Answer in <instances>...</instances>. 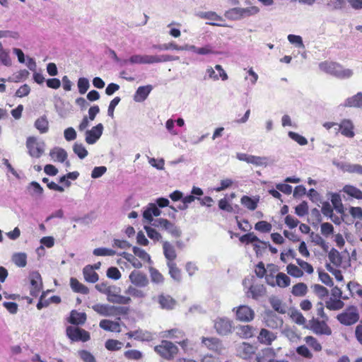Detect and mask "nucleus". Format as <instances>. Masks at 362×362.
I'll return each instance as SVG.
<instances>
[{
	"label": "nucleus",
	"mask_w": 362,
	"mask_h": 362,
	"mask_svg": "<svg viewBox=\"0 0 362 362\" xmlns=\"http://www.w3.org/2000/svg\"><path fill=\"white\" fill-rule=\"evenodd\" d=\"M132 250L135 256H137L142 260L147 261L149 263L151 262L150 255L144 250L136 246L133 247Z\"/></svg>",
	"instance_id": "de8ad7c7"
},
{
	"label": "nucleus",
	"mask_w": 362,
	"mask_h": 362,
	"mask_svg": "<svg viewBox=\"0 0 362 362\" xmlns=\"http://www.w3.org/2000/svg\"><path fill=\"white\" fill-rule=\"evenodd\" d=\"M288 135L291 139L296 141L300 146H305L308 144L307 139L298 133L288 132Z\"/></svg>",
	"instance_id": "052dcab7"
},
{
	"label": "nucleus",
	"mask_w": 362,
	"mask_h": 362,
	"mask_svg": "<svg viewBox=\"0 0 362 362\" xmlns=\"http://www.w3.org/2000/svg\"><path fill=\"white\" fill-rule=\"evenodd\" d=\"M86 320V315L84 313H78L76 310H72L70 315V323L73 325H82Z\"/></svg>",
	"instance_id": "a878e982"
},
{
	"label": "nucleus",
	"mask_w": 362,
	"mask_h": 362,
	"mask_svg": "<svg viewBox=\"0 0 362 362\" xmlns=\"http://www.w3.org/2000/svg\"><path fill=\"white\" fill-rule=\"evenodd\" d=\"M240 242L242 243H255V242H258V243H262L264 245H266L265 242H262L255 235H254V233H247L245 235H243V236H241L240 238Z\"/></svg>",
	"instance_id": "3c124183"
},
{
	"label": "nucleus",
	"mask_w": 362,
	"mask_h": 362,
	"mask_svg": "<svg viewBox=\"0 0 362 362\" xmlns=\"http://www.w3.org/2000/svg\"><path fill=\"white\" fill-rule=\"evenodd\" d=\"M107 300L112 303L117 304H123L127 305L129 304L132 301L131 298L128 296H121L119 294L110 295V297L107 298Z\"/></svg>",
	"instance_id": "7c9ffc66"
},
{
	"label": "nucleus",
	"mask_w": 362,
	"mask_h": 362,
	"mask_svg": "<svg viewBox=\"0 0 362 362\" xmlns=\"http://www.w3.org/2000/svg\"><path fill=\"white\" fill-rule=\"evenodd\" d=\"M34 127L39 131L40 134H45L49 130V121L46 115L38 117L35 123Z\"/></svg>",
	"instance_id": "412c9836"
},
{
	"label": "nucleus",
	"mask_w": 362,
	"mask_h": 362,
	"mask_svg": "<svg viewBox=\"0 0 362 362\" xmlns=\"http://www.w3.org/2000/svg\"><path fill=\"white\" fill-rule=\"evenodd\" d=\"M257 362H289L286 359L276 358L274 349L267 348L262 350V356H257Z\"/></svg>",
	"instance_id": "f8f14e48"
},
{
	"label": "nucleus",
	"mask_w": 362,
	"mask_h": 362,
	"mask_svg": "<svg viewBox=\"0 0 362 362\" xmlns=\"http://www.w3.org/2000/svg\"><path fill=\"white\" fill-rule=\"evenodd\" d=\"M321 71L339 78H349L352 76L353 71L344 69L340 64L332 62H323L319 64Z\"/></svg>",
	"instance_id": "f257e3e1"
},
{
	"label": "nucleus",
	"mask_w": 362,
	"mask_h": 362,
	"mask_svg": "<svg viewBox=\"0 0 362 362\" xmlns=\"http://www.w3.org/2000/svg\"><path fill=\"white\" fill-rule=\"evenodd\" d=\"M153 203H149L143 211V218L148 223H153L156 220L153 218Z\"/></svg>",
	"instance_id": "58836bf2"
},
{
	"label": "nucleus",
	"mask_w": 362,
	"mask_h": 362,
	"mask_svg": "<svg viewBox=\"0 0 362 362\" xmlns=\"http://www.w3.org/2000/svg\"><path fill=\"white\" fill-rule=\"evenodd\" d=\"M93 253L95 256H113L116 254V252L106 247H98L94 249Z\"/></svg>",
	"instance_id": "864d4df0"
},
{
	"label": "nucleus",
	"mask_w": 362,
	"mask_h": 362,
	"mask_svg": "<svg viewBox=\"0 0 362 362\" xmlns=\"http://www.w3.org/2000/svg\"><path fill=\"white\" fill-rule=\"evenodd\" d=\"M272 225L264 221H258L255 226V229L262 233H269L272 230Z\"/></svg>",
	"instance_id": "6e6d98bb"
},
{
	"label": "nucleus",
	"mask_w": 362,
	"mask_h": 362,
	"mask_svg": "<svg viewBox=\"0 0 362 362\" xmlns=\"http://www.w3.org/2000/svg\"><path fill=\"white\" fill-rule=\"evenodd\" d=\"M84 279L90 283H95L98 280V274L93 270L92 265H87L83 269Z\"/></svg>",
	"instance_id": "4be33fe9"
},
{
	"label": "nucleus",
	"mask_w": 362,
	"mask_h": 362,
	"mask_svg": "<svg viewBox=\"0 0 362 362\" xmlns=\"http://www.w3.org/2000/svg\"><path fill=\"white\" fill-rule=\"evenodd\" d=\"M233 312L235 313L236 320L240 322H248L255 317L254 310L249 306L242 305L233 308Z\"/></svg>",
	"instance_id": "0eeeda50"
},
{
	"label": "nucleus",
	"mask_w": 362,
	"mask_h": 362,
	"mask_svg": "<svg viewBox=\"0 0 362 362\" xmlns=\"http://www.w3.org/2000/svg\"><path fill=\"white\" fill-rule=\"evenodd\" d=\"M144 229L147 233L148 237L151 240L158 241L161 239V235L153 228L145 226Z\"/></svg>",
	"instance_id": "13d9d810"
},
{
	"label": "nucleus",
	"mask_w": 362,
	"mask_h": 362,
	"mask_svg": "<svg viewBox=\"0 0 362 362\" xmlns=\"http://www.w3.org/2000/svg\"><path fill=\"white\" fill-rule=\"evenodd\" d=\"M332 204L334 209L339 214L344 212V206L341 202V197L338 194H332L331 197Z\"/></svg>",
	"instance_id": "a19ab883"
},
{
	"label": "nucleus",
	"mask_w": 362,
	"mask_h": 362,
	"mask_svg": "<svg viewBox=\"0 0 362 362\" xmlns=\"http://www.w3.org/2000/svg\"><path fill=\"white\" fill-rule=\"evenodd\" d=\"M167 266L169 269V274L171 278L177 281H181V272L177 267L176 264L175 262H167Z\"/></svg>",
	"instance_id": "f704fd0d"
},
{
	"label": "nucleus",
	"mask_w": 362,
	"mask_h": 362,
	"mask_svg": "<svg viewBox=\"0 0 362 362\" xmlns=\"http://www.w3.org/2000/svg\"><path fill=\"white\" fill-rule=\"evenodd\" d=\"M49 156L54 161L64 163L67 158V153L62 148L55 147L50 151Z\"/></svg>",
	"instance_id": "a211bd4d"
},
{
	"label": "nucleus",
	"mask_w": 362,
	"mask_h": 362,
	"mask_svg": "<svg viewBox=\"0 0 362 362\" xmlns=\"http://www.w3.org/2000/svg\"><path fill=\"white\" fill-rule=\"evenodd\" d=\"M241 204L250 210H255L257 206V201L248 196H243L241 198Z\"/></svg>",
	"instance_id": "09e8293b"
},
{
	"label": "nucleus",
	"mask_w": 362,
	"mask_h": 362,
	"mask_svg": "<svg viewBox=\"0 0 362 362\" xmlns=\"http://www.w3.org/2000/svg\"><path fill=\"white\" fill-rule=\"evenodd\" d=\"M286 270L288 274L294 277H300L303 275V272L301 269L293 264H289Z\"/></svg>",
	"instance_id": "5fc2aeb1"
},
{
	"label": "nucleus",
	"mask_w": 362,
	"mask_h": 362,
	"mask_svg": "<svg viewBox=\"0 0 362 362\" xmlns=\"http://www.w3.org/2000/svg\"><path fill=\"white\" fill-rule=\"evenodd\" d=\"M214 328L218 335L227 336L233 332V322L226 317H217L214 320Z\"/></svg>",
	"instance_id": "7ed1b4c3"
},
{
	"label": "nucleus",
	"mask_w": 362,
	"mask_h": 362,
	"mask_svg": "<svg viewBox=\"0 0 362 362\" xmlns=\"http://www.w3.org/2000/svg\"><path fill=\"white\" fill-rule=\"evenodd\" d=\"M225 16L230 20H240L242 18L240 8L236 7L233 8L227 11L225 13Z\"/></svg>",
	"instance_id": "8fccbe9b"
},
{
	"label": "nucleus",
	"mask_w": 362,
	"mask_h": 362,
	"mask_svg": "<svg viewBox=\"0 0 362 362\" xmlns=\"http://www.w3.org/2000/svg\"><path fill=\"white\" fill-rule=\"evenodd\" d=\"M291 279L284 273L280 272L276 276V284L279 287L286 288L290 285Z\"/></svg>",
	"instance_id": "e433bc0d"
},
{
	"label": "nucleus",
	"mask_w": 362,
	"mask_h": 362,
	"mask_svg": "<svg viewBox=\"0 0 362 362\" xmlns=\"http://www.w3.org/2000/svg\"><path fill=\"white\" fill-rule=\"evenodd\" d=\"M100 327L106 331L119 332V324L109 320H102L100 322Z\"/></svg>",
	"instance_id": "bb28decb"
},
{
	"label": "nucleus",
	"mask_w": 362,
	"mask_h": 362,
	"mask_svg": "<svg viewBox=\"0 0 362 362\" xmlns=\"http://www.w3.org/2000/svg\"><path fill=\"white\" fill-rule=\"evenodd\" d=\"M269 302L272 307V308L281 314H284L286 313V308L282 303V301L276 296H272L269 299Z\"/></svg>",
	"instance_id": "cd10ccee"
},
{
	"label": "nucleus",
	"mask_w": 362,
	"mask_h": 362,
	"mask_svg": "<svg viewBox=\"0 0 362 362\" xmlns=\"http://www.w3.org/2000/svg\"><path fill=\"white\" fill-rule=\"evenodd\" d=\"M296 214L300 216H304L308 213V203L305 201L302 202L299 205L296 206L295 208Z\"/></svg>",
	"instance_id": "e2e57ef3"
},
{
	"label": "nucleus",
	"mask_w": 362,
	"mask_h": 362,
	"mask_svg": "<svg viewBox=\"0 0 362 362\" xmlns=\"http://www.w3.org/2000/svg\"><path fill=\"white\" fill-rule=\"evenodd\" d=\"M255 329L250 325H240L237 327V333L242 338L247 339L254 335Z\"/></svg>",
	"instance_id": "b1692460"
},
{
	"label": "nucleus",
	"mask_w": 362,
	"mask_h": 362,
	"mask_svg": "<svg viewBox=\"0 0 362 362\" xmlns=\"http://www.w3.org/2000/svg\"><path fill=\"white\" fill-rule=\"evenodd\" d=\"M197 16L203 18L208 19L213 21H218L222 20L221 17L217 15L215 12L208 11V12H198Z\"/></svg>",
	"instance_id": "37998d69"
},
{
	"label": "nucleus",
	"mask_w": 362,
	"mask_h": 362,
	"mask_svg": "<svg viewBox=\"0 0 362 362\" xmlns=\"http://www.w3.org/2000/svg\"><path fill=\"white\" fill-rule=\"evenodd\" d=\"M249 163L253 164L256 166H266L268 163V158L251 155Z\"/></svg>",
	"instance_id": "a18cd8bd"
},
{
	"label": "nucleus",
	"mask_w": 362,
	"mask_h": 362,
	"mask_svg": "<svg viewBox=\"0 0 362 362\" xmlns=\"http://www.w3.org/2000/svg\"><path fill=\"white\" fill-rule=\"evenodd\" d=\"M92 309L97 313L103 316H111V305L107 304H95L92 306Z\"/></svg>",
	"instance_id": "c85d7f7f"
},
{
	"label": "nucleus",
	"mask_w": 362,
	"mask_h": 362,
	"mask_svg": "<svg viewBox=\"0 0 362 362\" xmlns=\"http://www.w3.org/2000/svg\"><path fill=\"white\" fill-rule=\"evenodd\" d=\"M154 350L163 358L171 360L177 354L178 349L171 341L163 340L160 344L154 347Z\"/></svg>",
	"instance_id": "f03ea898"
},
{
	"label": "nucleus",
	"mask_w": 362,
	"mask_h": 362,
	"mask_svg": "<svg viewBox=\"0 0 362 362\" xmlns=\"http://www.w3.org/2000/svg\"><path fill=\"white\" fill-rule=\"evenodd\" d=\"M163 250L167 262H175L177 253L174 245L168 241H164L163 242Z\"/></svg>",
	"instance_id": "2eb2a0df"
},
{
	"label": "nucleus",
	"mask_w": 362,
	"mask_h": 362,
	"mask_svg": "<svg viewBox=\"0 0 362 362\" xmlns=\"http://www.w3.org/2000/svg\"><path fill=\"white\" fill-rule=\"evenodd\" d=\"M125 293L137 298H144L146 297V293L143 291L132 286L128 287Z\"/></svg>",
	"instance_id": "603ef678"
},
{
	"label": "nucleus",
	"mask_w": 362,
	"mask_h": 362,
	"mask_svg": "<svg viewBox=\"0 0 362 362\" xmlns=\"http://www.w3.org/2000/svg\"><path fill=\"white\" fill-rule=\"evenodd\" d=\"M12 261L19 267H24L27 264V255L25 252H16L12 255Z\"/></svg>",
	"instance_id": "c756f323"
},
{
	"label": "nucleus",
	"mask_w": 362,
	"mask_h": 362,
	"mask_svg": "<svg viewBox=\"0 0 362 362\" xmlns=\"http://www.w3.org/2000/svg\"><path fill=\"white\" fill-rule=\"evenodd\" d=\"M30 294L33 296H37L42 288V279L39 272H33L30 274Z\"/></svg>",
	"instance_id": "ddd939ff"
},
{
	"label": "nucleus",
	"mask_w": 362,
	"mask_h": 362,
	"mask_svg": "<svg viewBox=\"0 0 362 362\" xmlns=\"http://www.w3.org/2000/svg\"><path fill=\"white\" fill-rule=\"evenodd\" d=\"M202 343L208 349L218 351L221 348V341L216 337H202Z\"/></svg>",
	"instance_id": "aec40b11"
},
{
	"label": "nucleus",
	"mask_w": 362,
	"mask_h": 362,
	"mask_svg": "<svg viewBox=\"0 0 362 362\" xmlns=\"http://www.w3.org/2000/svg\"><path fill=\"white\" fill-rule=\"evenodd\" d=\"M158 301L163 309H173L175 305V300L168 295L160 294L158 297Z\"/></svg>",
	"instance_id": "6ab92c4d"
},
{
	"label": "nucleus",
	"mask_w": 362,
	"mask_h": 362,
	"mask_svg": "<svg viewBox=\"0 0 362 362\" xmlns=\"http://www.w3.org/2000/svg\"><path fill=\"white\" fill-rule=\"evenodd\" d=\"M73 151L81 159H83L88 156V151L82 144L75 143L73 146Z\"/></svg>",
	"instance_id": "c03bdc74"
},
{
	"label": "nucleus",
	"mask_w": 362,
	"mask_h": 362,
	"mask_svg": "<svg viewBox=\"0 0 362 362\" xmlns=\"http://www.w3.org/2000/svg\"><path fill=\"white\" fill-rule=\"evenodd\" d=\"M148 270L151 280L153 283L156 284H161L164 282V277L158 269L153 267H150Z\"/></svg>",
	"instance_id": "c9c22d12"
},
{
	"label": "nucleus",
	"mask_w": 362,
	"mask_h": 362,
	"mask_svg": "<svg viewBox=\"0 0 362 362\" xmlns=\"http://www.w3.org/2000/svg\"><path fill=\"white\" fill-rule=\"evenodd\" d=\"M103 131V125L100 123L90 130L86 131L85 141L88 144H93L100 138Z\"/></svg>",
	"instance_id": "9d476101"
},
{
	"label": "nucleus",
	"mask_w": 362,
	"mask_h": 362,
	"mask_svg": "<svg viewBox=\"0 0 362 362\" xmlns=\"http://www.w3.org/2000/svg\"><path fill=\"white\" fill-rule=\"evenodd\" d=\"M308 286L304 283H298L292 288V294L295 296L302 297L306 295Z\"/></svg>",
	"instance_id": "72a5a7b5"
},
{
	"label": "nucleus",
	"mask_w": 362,
	"mask_h": 362,
	"mask_svg": "<svg viewBox=\"0 0 362 362\" xmlns=\"http://www.w3.org/2000/svg\"><path fill=\"white\" fill-rule=\"evenodd\" d=\"M70 286L72 290L76 293L87 294L89 292L88 287L80 283L76 279L71 278Z\"/></svg>",
	"instance_id": "393cba45"
},
{
	"label": "nucleus",
	"mask_w": 362,
	"mask_h": 362,
	"mask_svg": "<svg viewBox=\"0 0 362 362\" xmlns=\"http://www.w3.org/2000/svg\"><path fill=\"white\" fill-rule=\"evenodd\" d=\"M152 226L168 231L175 238H178L182 234L180 229L177 226L165 218H156L152 223Z\"/></svg>",
	"instance_id": "39448f33"
},
{
	"label": "nucleus",
	"mask_w": 362,
	"mask_h": 362,
	"mask_svg": "<svg viewBox=\"0 0 362 362\" xmlns=\"http://www.w3.org/2000/svg\"><path fill=\"white\" fill-rule=\"evenodd\" d=\"M238 351L242 357L247 358L255 353V348L250 344L243 342L239 346Z\"/></svg>",
	"instance_id": "2f4dec72"
},
{
	"label": "nucleus",
	"mask_w": 362,
	"mask_h": 362,
	"mask_svg": "<svg viewBox=\"0 0 362 362\" xmlns=\"http://www.w3.org/2000/svg\"><path fill=\"white\" fill-rule=\"evenodd\" d=\"M343 106L347 107L362 108V93L358 92L356 95L346 98Z\"/></svg>",
	"instance_id": "dca6fc26"
},
{
	"label": "nucleus",
	"mask_w": 362,
	"mask_h": 362,
	"mask_svg": "<svg viewBox=\"0 0 362 362\" xmlns=\"http://www.w3.org/2000/svg\"><path fill=\"white\" fill-rule=\"evenodd\" d=\"M326 308L330 310H338L341 309L344 303L342 300L340 299L333 298H330L329 300H327L325 303Z\"/></svg>",
	"instance_id": "473e14b6"
},
{
	"label": "nucleus",
	"mask_w": 362,
	"mask_h": 362,
	"mask_svg": "<svg viewBox=\"0 0 362 362\" xmlns=\"http://www.w3.org/2000/svg\"><path fill=\"white\" fill-rule=\"evenodd\" d=\"M153 89L151 85L139 86L134 95V100L137 103L144 102Z\"/></svg>",
	"instance_id": "4468645a"
},
{
	"label": "nucleus",
	"mask_w": 362,
	"mask_h": 362,
	"mask_svg": "<svg viewBox=\"0 0 362 362\" xmlns=\"http://www.w3.org/2000/svg\"><path fill=\"white\" fill-rule=\"evenodd\" d=\"M310 329L316 334L327 336L332 334V329L326 323L325 320L320 321L313 318L310 321Z\"/></svg>",
	"instance_id": "6e6552de"
},
{
	"label": "nucleus",
	"mask_w": 362,
	"mask_h": 362,
	"mask_svg": "<svg viewBox=\"0 0 362 362\" xmlns=\"http://www.w3.org/2000/svg\"><path fill=\"white\" fill-rule=\"evenodd\" d=\"M78 355L84 362H96L94 356L88 351H80Z\"/></svg>",
	"instance_id": "774afa93"
},
{
	"label": "nucleus",
	"mask_w": 362,
	"mask_h": 362,
	"mask_svg": "<svg viewBox=\"0 0 362 362\" xmlns=\"http://www.w3.org/2000/svg\"><path fill=\"white\" fill-rule=\"evenodd\" d=\"M337 319L344 325L349 326L355 324L359 319V315L357 309L352 306L349 309L337 316Z\"/></svg>",
	"instance_id": "423d86ee"
},
{
	"label": "nucleus",
	"mask_w": 362,
	"mask_h": 362,
	"mask_svg": "<svg viewBox=\"0 0 362 362\" xmlns=\"http://www.w3.org/2000/svg\"><path fill=\"white\" fill-rule=\"evenodd\" d=\"M26 147L30 156L40 158L44 153L45 144L42 141H37L34 136H29L26 141Z\"/></svg>",
	"instance_id": "20e7f679"
},
{
	"label": "nucleus",
	"mask_w": 362,
	"mask_h": 362,
	"mask_svg": "<svg viewBox=\"0 0 362 362\" xmlns=\"http://www.w3.org/2000/svg\"><path fill=\"white\" fill-rule=\"evenodd\" d=\"M276 338V334L266 329H262L259 336L257 337L258 341L261 344L270 345L273 341Z\"/></svg>",
	"instance_id": "f3484780"
},
{
	"label": "nucleus",
	"mask_w": 362,
	"mask_h": 362,
	"mask_svg": "<svg viewBox=\"0 0 362 362\" xmlns=\"http://www.w3.org/2000/svg\"><path fill=\"white\" fill-rule=\"evenodd\" d=\"M313 288L315 293L320 298L322 299L323 298L326 297L329 293L328 290L322 285L315 284L313 286Z\"/></svg>",
	"instance_id": "0e129e2a"
},
{
	"label": "nucleus",
	"mask_w": 362,
	"mask_h": 362,
	"mask_svg": "<svg viewBox=\"0 0 362 362\" xmlns=\"http://www.w3.org/2000/svg\"><path fill=\"white\" fill-rule=\"evenodd\" d=\"M0 64L6 66L11 65V60L8 52L3 48L1 43H0Z\"/></svg>",
	"instance_id": "49530a36"
},
{
	"label": "nucleus",
	"mask_w": 362,
	"mask_h": 362,
	"mask_svg": "<svg viewBox=\"0 0 362 362\" xmlns=\"http://www.w3.org/2000/svg\"><path fill=\"white\" fill-rule=\"evenodd\" d=\"M129 310L128 307L111 305V316L127 315Z\"/></svg>",
	"instance_id": "69168bd1"
},
{
	"label": "nucleus",
	"mask_w": 362,
	"mask_h": 362,
	"mask_svg": "<svg viewBox=\"0 0 362 362\" xmlns=\"http://www.w3.org/2000/svg\"><path fill=\"white\" fill-rule=\"evenodd\" d=\"M343 191L344 192L346 193L348 195L352 197H354L358 199H362V192L359 189L352 185L344 186L343 188Z\"/></svg>",
	"instance_id": "4c0bfd02"
},
{
	"label": "nucleus",
	"mask_w": 362,
	"mask_h": 362,
	"mask_svg": "<svg viewBox=\"0 0 362 362\" xmlns=\"http://www.w3.org/2000/svg\"><path fill=\"white\" fill-rule=\"evenodd\" d=\"M90 87L89 81L86 78H79L78 80V92L81 94H84Z\"/></svg>",
	"instance_id": "bf43d9fd"
},
{
	"label": "nucleus",
	"mask_w": 362,
	"mask_h": 362,
	"mask_svg": "<svg viewBox=\"0 0 362 362\" xmlns=\"http://www.w3.org/2000/svg\"><path fill=\"white\" fill-rule=\"evenodd\" d=\"M249 291L252 294V297L254 299H257L264 296L265 288L263 285H252L250 287Z\"/></svg>",
	"instance_id": "ea45409f"
},
{
	"label": "nucleus",
	"mask_w": 362,
	"mask_h": 362,
	"mask_svg": "<svg viewBox=\"0 0 362 362\" xmlns=\"http://www.w3.org/2000/svg\"><path fill=\"white\" fill-rule=\"evenodd\" d=\"M127 335L129 338H134L137 340L141 341H150L152 339L151 334L148 332H143L142 330H136L127 333Z\"/></svg>",
	"instance_id": "5701e85b"
},
{
	"label": "nucleus",
	"mask_w": 362,
	"mask_h": 362,
	"mask_svg": "<svg viewBox=\"0 0 362 362\" xmlns=\"http://www.w3.org/2000/svg\"><path fill=\"white\" fill-rule=\"evenodd\" d=\"M122 343L115 339H108L105 342V348L110 351L119 350L121 349Z\"/></svg>",
	"instance_id": "338daca9"
},
{
	"label": "nucleus",
	"mask_w": 362,
	"mask_h": 362,
	"mask_svg": "<svg viewBox=\"0 0 362 362\" xmlns=\"http://www.w3.org/2000/svg\"><path fill=\"white\" fill-rule=\"evenodd\" d=\"M305 341L306 344L313 348L316 351H320L322 349L321 344L318 342V341L312 336H308L305 338Z\"/></svg>",
	"instance_id": "4d7b16f0"
},
{
	"label": "nucleus",
	"mask_w": 362,
	"mask_h": 362,
	"mask_svg": "<svg viewBox=\"0 0 362 362\" xmlns=\"http://www.w3.org/2000/svg\"><path fill=\"white\" fill-rule=\"evenodd\" d=\"M328 257L329 261L336 265H338L341 263V257L339 252L334 248H332L328 254Z\"/></svg>",
	"instance_id": "680f3d73"
},
{
	"label": "nucleus",
	"mask_w": 362,
	"mask_h": 362,
	"mask_svg": "<svg viewBox=\"0 0 362 362\" xmlns=\"http://www.w3.org/2000/svg\"><path fill=\"white\" fill-rule=\"evenodd\" d=\"M129 278L132 284L138 287H145L148 284L147 276L140 271H132Z\"/></svg>",
	"instance_id": "9b49d317"
},
{
	"label": "nucleus",
	"mask_w": 362,
	"mask_h": 362,
	"mask_svg": "<svg viewBox=\"0 0 362 362\" xmlns=\"http://www.w3.org/2000/svg\"><path fill=\"white\" fill-rule=\"evenodd\" d=\"M127 261H128L129 263L132 264V265L136 269H139L142 267L141 262L135 257L134 255L127 253V252H122L121 255Z\"/></svg>",
	"instance_id": "79ce46f5"
},
{
	"label": "nucleus",
	"mask_w": 362,
	"mask_h": 362,
	"mask_svg": "<svg viewBox=\"0 0 362 362\" xmlns=\"http://www.w3.org/2000/svg\"><path fill=\"white\" fill-rule=\"evenodd\" d=\"M337 126L338 127L335 128L336 134L340 132L343 136L347 138H353L355 136L354 125L351 119H344Z\"/></svg>",
	"instance_id": "1a4fd4ad"
}]
</instances>
